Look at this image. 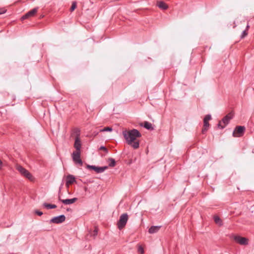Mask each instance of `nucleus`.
<instances>
[{
	"label": "nucleus",
	"mask_w": 254,
	"mask_h": 254,
	"mask_svg": "<svg viewBox=\"0 0 254 254\" xmlns=\"http://www.w3.org/2000/svg\"><path fill=\"white\" fill-rule=\"evenodd\" d=\"M123 134L128 144L130 145L134 149L139 147V142L136 140V139L141 137V134L138 130L133 129L125 130L123 132Z\"/></svg>",
	"instance_id": "f257e3e1"
},
{
	"label": "nucleus",
	"mask_w": 254,
	"mask_h": 254,
	"mask_svg": "<svg viewBox=\"0 0 254 254\" xmlns=\"http://www.w3.org/2000/svg\"><path fill=\"white\" fill-rule=\"evenodd\" d=\"M233 117V113L230 112L225 116L218 124V127L221 128H224L228 124L230 120Z\"/></svg>",
	"instance_id": "f03ea898"
},
{
	"label": "nucleus",
	"mask_w": 254,
	"mask_h": 254,
	"mask_svg": "<svg viewBox=\"0 0 254 254\" xmlns=\"http://www.w3.org/2000/svg\"><path fill=\"white\" fill-rule=\"evenodd\" d=\"M16 170L20 173V174L26 178L30 181H33V177L31 174L24 168L20 165H17L16 166Z\"/></svg>",
	"instance_id": "7ed1b4c3"
},
{
	"label": "nucleus",
	"mask_w": 254,
	"mask_h": 254,
	"mask_svg": "<svg viewBox=\"0 0 254 254\" xmlns=\"http://www.w3.org/2000/svg\"><path fill=\"white\" fill-rule=\"evenodd\" d=\"M128 218V217L127 213H124L120 216L119 220L117 223L119 229L122 230L125 227L127 222Z\"/></svg>",
	"instance_id": "20e7f679"
},
{
	"label": "nucleus",
	"mask_w": 254,
	"mask_h": 254,
	"mask_svg": "<svg viewBox=\"0 0 254 254\" xmlns=\"http://www.w3.org/2000/svg\"><path fill=\"white\" fill-rule=\"evenodd\" d=\"M74 132L76 134V137L75 138V142L74 144V147L76 149L75 151H78L80 152L81 148V143L80 140V130L78 128H75L74 129Z\"/></svg>",
	"instance_id": "39448f33"
},
{
	"label": "nucleus",
	"mask_w": 254,
	"mask_h": 254,
	"mask_svg": "<svg viewBox=\"0 0 254 254\" xmlns=\"http://www.w3.org/2000/svg\"><path fill=\"white\" fill-rule=\"evenodd\" d=\"M234 240L241 245H247L249 244V239L245 237H242L239 235H233L232 236Z\"/></svg>",
	"instance_id": "423d86ee"
},
{
	"label": "nucleus",
	"mask_w": 254,
	"mask_h": 254,
	"mask_svg": "<svg viewBox=\"0 0 254 254\" xmlns=\"http://www.w3.org/2000/svg\"><path fill=\"white\" fill-rule=\"evenodd\" d=\"M80 152L73 151L72 154V158L73 162L76 164H78L80 166H82L83 165V162L80 158Z\"/></svg>",
	"instance_id": "0eeeda50"
},
{
	"label": "nucleus",
	"mask_w": 254,
	"mask_h": 254,
	"mask_svg": "<svg viewBox=\"0 0 254 254\" xmlns=\"http://www.w3.org/2000/svg\"><path fill=\"white\" fill-rule=\"evenodd\" d=\"M245 127L244 126H237L235 128L233 135L234 137H241L242 136L245 130Z\"/></svg>",
	"instance_id": "6e6552de"
},
{
	"label": "nucleus",
	"mask_w": 254,
	"mask_h": 254,
	"mask_svg": "<svg viewBox=\"0 0 254 254\" xmlns=\"http://www.w3.org/2000/svg\"><path fill=\"white\" fill-rule=\"evenodd\" d=\"M211 119V116L210 115H207L205 116L203 119V127L202 129V133H205L209 127V121Z\"/></svg>",
	"instance_id": "1a4fd4ad"
},
{
	"label": "nucleus",
	"mask_w": 254,
	"mask_h": 254,
	"mask_svg": "<svg viewBox=\"0 0 254 254\" xmlns=\"http://www.w3.org/2000/svg\"><path fill=\"white\" fill-rule=\"evenodd\" d=\"M65 220V217L64 215H61L59 216L53 217L50 220L51 223L59 224L64 222Z\"/></svg>",
	"instance_id": "9d476101"
},
{
	"label": "nucleus",
	"mask_w": 254,
	"mask_h": 254,
	"mask_svg": "<svg viewBox=\"0 0 254 254\" xmlns=\"http://www.w3.org/2000/svg\"><path fill=\"white\" fill-rule=\"evenodd\" d=\"M87 168H89V169H92V170H94L97 173H102L108 168L107 166L97 167L95 166H92V165H88L87 166Z\"/></svg>",
	"instance_id": "9b49d317"
},
{
	"label": "nucleus",
	"mask_w": 254,
	"mask_h": 254,
	"mask_svg": "<svg viewBox=\"0 0 254 254\" xmlns=\"http://www.w3.org/2000/svg\"><path fill=\"white\" fill-rule=\"evenodd\" d=\"M38 9V8L37 7V8H34L32 9V10H30L26 14H25L24 15H23L22 17V18H21L22 19V20L25 19L30 17L33 16L37 12Z\"/></svg>",
	"instance_id": "f8f14e48"
},
{
	"label": "nucleus",
	"mask_w": 254,
	"mask_h": 254,
	"mask_svg": "<svg viewBox=\"0 0 254 254\" xmlns=\"http://www.w3.org/2000/svg\"><path fill=\"white\" fill-rule=\"evenodd\" d=\"M77 198L76 197L71 199H62L61 198L60 196H59V200L62 202L65 205L72 204L74 203L77 200Z\"/></svg>",
	"instance_id": "ddd939ff"
},
{
	"label": "nucleus",
	"mask_w": 254,
	"mask_h": 254,
	"mask_svg": "<svg viewBox=\"0 0 254 254\" xmlns=\"http://www.w3.org/2000/svg\"><path fill=\"white\" fill-rule=\"evenodd\" d=\"M74 182H75V178L73 176L71 175H68L66 177V185L68 186L73 184Z\"/></svg>",
	"instance_id": "4468645a"
},
{
	"label": "nucleus",
	"mask_w": 254,
	"mask_h": 254,
	"mask_svg": "<svg viewBox=\"0 0 254 254\" xmlns=\"http://www.w3.org/2000/svg\"><path fill=\"white\" fill-rule=\"evenodd\" d=\"M160 228H161V226H151L149 229L148 232L150 234L155 233L157 232L159 230Z\"/></svg>",
	"instance_id": "2eb2a0df"
},
{
	"label": "nucleus",
	"mask_w": 254,
	"mask_h": 254,
	"mask_svg": "<svg viewBox=\"0 0 254 254\" xmlns=\"http://www.w3.org/2000/svg\"><path fill=\"white\" fill-rule=\"evenodd\" d=\"M157 6L161 9L166 10L168 8V5L163 1H160L157 2Z\"/></svg>",
	"instance_id": "dca6fc26"
},
{
	"label": "nucleus",
	"mask_w": 254,
	"mask_h": 254,
	"mask_svg": "<svg viewBox=\"0 0 254 254\" xmlns=\"http://www.w3.org/2000/svg\"><path fill=\"white\" fill-rule=\"evenodd\" d=\"M214 220L215 223L219 226H221L222 225V221L218 216L215 215L214 216Z\"/></svg>",
	"instance_id": "f3484780"
},
{
	"label": "nucleus",
	"mask_w": 254,
	"mask_h": 254,
	"mask_svg": "<svg viewBox=\"0 0 254 254\" xmlns=\"http://www.w3.org/2000/svg\"><path fill=\"white\" fill-rule=\"evenodd\" d=\"M43 206L47 209H54L57 207V205L55 204H51L47 203H44Z\"/></svg>",
	"instance_id": "a211bd4d"
},
{
	"label": "nucleus",
	"mask_w": 254,
	"mask_h": 254,
	"mask_svg": "<svg viewBox=\"0 0 254 254\" xmlns=\"http://www.w3.org/2000/svg\"><path fill=\"white\" fill-rule=\"evenodd\" d=\"M144 127L147 129L150 130H153V127L152 126V124L148 122H145L144 123Z\"/></svg>",
	"instance_id": "6ab92c4d"
},
{
	"label": "nucleus",
	"mask_w": 254,
	"mask_h": 254,
	"mask_svg": "<svg viewBox=\"0 0 254 254\" xmlns=\"http://www.w3.org/2000/svg\"><path fill=\"white\" fill-rule=\"evenodd\" d=\"M108 161L109 162V166L110 167H114L116 165L115 160L113 158H109Z\"/></svg>",
	"instance_id": "aec40b11"
},
{
	"label": "nucleus",
	"mask_w": 254,
	"mask_h": 254,
	"mask_svg": "<svg viewBox=\"0 0 254 254\" xmlns=\"http://www.w3.org/2000/svg\"><path fill=\"white\" fill-rule=\"evenodd\" d=\"M98 228L97 227H95L94 230L91 233L90 235L91 236L95 238L98 234Z\"/></svg>",
	"instance_id": "412c9836"
},
{
	"label": "nucleus",
	"mask_w": 254,
	"mask_h": 254,
	"mask_svg": "<svg viewBox=\"0 0 254 254\" xmlns=\"http://www.w3.org/2000/svg\"><path fill=\"white\" fill-rule=\"evenodd\" d=\"M113 130L112 128L111 127H105L103 129H101L100 130V131L101 132H104V131H111Z\"/></svg>",
	"instance_id": "4be33fe9"
},
{
	"label": "nucleus",
	"mask_w": 254,
	"mask_h": 254,
	"mask_svg": "<svg viewBox=\"0 0 254 254\" xmlns=\"http://www.w3.org/2000/svg\"><path fill=\"white\" fill-rule=\"evenodd\" d=\"M76 7V2L75 1L72 2L71 6L70 8L71 12L73 11Z\"/></svg>",
	"instance_id": "5701e85b"
},
{
	"label": "nucleus",
	"mask_w": 254,
	"mask_h": 254,
	"mask_svg": "<svg viewBox=\"0 0 254 254\" xmlns=\"http://www.w3.org/2000/svg\"><path fill=\"white\" fill-rule=\"evenodd\" d=\"M138 252L141 254H143L144 253V249L141 245H139L138 247Z\"/></svg>",
	"instance_id": "b1692460"
},
{
	"label": "nucleus",
	"mask_w": 254,
	"mask_h": 254,
	"mask_svg": "<svg viewBox=\"0 0 254 254\" xmlns=\"http://www.w3.org/2000/svg\"><path fill=\"white\" fill-rule=\"evenodd\" d=\"M248 35V32L247 30H244L241 35V38H244L245 37H246Z\"/></svg>",
	"instance_id": "393cba45"
},
{
	"label": "nucleus",
	"mask_w": 254,
	"mask_h": 254,
	"mask_svg": "<svg viewBox=\"0 0 254 254\" xmlns=\"http://www.w3.org/2000/svg\"><path fill=\"white\" fill-rule=\"evenodd\" d=\"M35 213L39 216H41L43 214V212L42 211H40L39 210H36Z\"/></svg>",
	"instance_id": "a878e982"
},
{
	"label": "nucleus",
	"mask_w": 254,
	"mask_h": 254,
	"mask_svg": "<svg viewBox=\"0 0 254 254\" xmlns=\"http://www.w3.org/2000/svg\"><path fill=\"white\" fill-rule=\"evenodd\" d=\"M100 150H103L105 151L106 152H108L107 149L104 146H101L100 147Z\"/></svg>",
	"instance_id": "bb28decb"
},
{
	"label": "nucleus",
	"mask_w": 254,
	"mask_h": 254,
	"mask_svg": "<svg viewBox=\"0 0 254 254\" xmlns=\"http://www.w3.org/2000/svg\"><path fill=\"white\" fill-rule=\"evenodd\" d=\"M5 11H6V10L4 8L0 9V14L5 13Z\"/></svg>",
	"instance_id": "cd10ccee"
},
{
	"label": "nucleus",
	"mask_w": 254,
	"mask_h": 254,
	"mask_svg": "<svg viewBox=\"0 0 254 254\" xmlns=\"http://www.w3.org/2000/svg\"><path fill=\"white\" fill-rule=\"evenodd\" d=\"M249 27H250V26L248 24V25H247L246 30L248 31V29H249Z\"/></svg>",
	"instance_id": "c85d7f7f"
},
{
	"label": "nucleus",
	"mask_w": 254,
	"mask_h": 254,
	"mask_svg": "<svg viewBox=\"0 0 254 254\" xmlns=\"http://www.w3.org/2000/svg\"><path fill=\"white\" fill-rule=\"evenodd\" d=\"M84 190H85V191H86V190H87V187H85V188H84Z\"/></svg>",
	"instance_id": "c756f323"
}]
</instances>
